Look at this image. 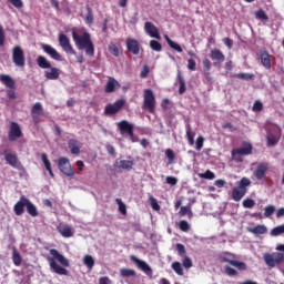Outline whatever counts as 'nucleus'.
<instances>
[{"label":"nucleus","instance_id":"15","mask_svg":"<svg viewBox=\"0 0 284 284\" xmlns=\"http://www.w3.org/2000/svg\"><path fill=\"white\" fill-rule=\"evenodd\" d=\"M144 30H145L146 34H149V37H151V39H158V41H160L161 33H159V28H156V26H154V23L145 22Z\"/></svg>","mask_w":284,"mask_h":284},{"label":"nucleus","instance_id":"22","mask_svg":"<svg viewBox=\"0 0 284 284\" xmlns=\"http://www.w3.org/2000/svg\"><path fill=\"white\" fill-rule=\"evenodd\" d=\"M4 160L11 168H19V158L17 156V153L12 151L4 152Z\"/></svg>","mask_w":284,"mask_h":284},{"label":"nucleus","instance_id":"20","mask_svg":"<svg viewBox=\"0 0 284 284\" xmlns=\"http://www.w3.org/2000/svg\"><path fill=\"white\" fill-rule=\"evenodd\" d=\"M260 61L261 65L265 68V70H272V60L270 59V52L266 50L260 51Z\"/></svg>","mask_w":284,"mask_h":284},{"label":"nucleus","instance_id":"2","mask_svg":"<svg viewBox=\"0 0 284 284\" xmlns=\"http://www.w3.org/2000/svg\"><path fill=\"white\" fill-rule=\"evenodd\" d=\"M50 254L53 257H48V262L52 272L59 276H68L69 272L65 267H70V261L59 253L57 248H51Z\"/></svg>","mask_w":284,"mask_h":284},{"label":"nucleus","instance_id":"34","mask_svg":"<svg viewBox=\"0 0 284 284\" xmlns=\"http://www.w3.org/2000/svg\"><path fill=\"white\" fill-rule=\"evenodd\" d=\"M27 212L30 216H39V211L37 210V206L30 200L27 203Z\"/></svg>","mask_w":284,"mask_h":284},{"label":"nucleus","instance_id":"4","mask_svg":"<svg viewBox=\"0 0 284 284\" xmlns=\"http://www.w3.org/2000/svg\"><path fill=\"white\" fill-rule=\"evenodd\" d=\"M252 150H254L252 143L243 142L241 148L232 150L231 156L233 161H241V156H250V154H252Z\"/></svg>","mask_w":284,"mask_h":284},{"label":"nucleus","instance_id":"64","mask_svg":"<svg viewBox=\"0 0 284 284\" xmlns=\"http://www.w3.org/2000/svg\"><path fill=\"white\" fill-rule=\"evenodd\" d=\"M267 143H268V145H276V143H278V139H276V136H274V135H268L267 136Z\"/></svg>","mask_w":284,"mask_h":284},{"label":"nucleus","instance_id":"11","mask_svg":"<svg viewBox=\"0 0 284 284\" xmlns=\"http://www.w3.org/2000/svg\"><path fill=\"white\" fill-rule=\"evenodd\" d=\"M31 115L36 128L39 126L41 123V116H43V105L40 102L33 104L31 108Z\"/></svg>","mask_w":284,"mask_h":284},{"label":"nucleus","instance_id":"49","mask_svg":"<svg viewBox=\"0 0 284 284\" xmlns=\"http://www.w3.org/2000/svg\"><path fill=\"white\" fill-rule=\"evenodd\" d=\"M199 176H200V179H207L209 181H213V179L216 178L214 172H212L210 170H207L205 173H200Z\"/></svg>","mask_w":284,"mask_h":284},{"label":"nucleus","instance_id":"59","mask_svg":"<svg viewBox=\"0 0 284 284\" xmlns=\"http://www.w3.org/2000/svg\"><path fill=\"white\" fill-rule=\"evenodd\" d=\"M182 265L183 267H185V270H190V267H192V258H190L189 256H184L183 261H182Z\"/></svg>","mask_w":284,"mask_h":284},{"label":"nucleus","instance_id":"42","mask_svg":"<svg viewBox=\"0 0 284 284\" xmlns=\"http://www.w3.org/2000/svg\"><path fill=\"white\" fill-rule=\"evenodd\" d=\"M194 136L195 133L192 132V128L190 126V124L186 125V139L189 141V145H194Z\"/></svg>","mask_w":284,"mask_h":284},{"label":"nucleus","instance_id":"50","mask_svg":"<svg viewBox=\"0 0 284 284\" xmlns=\"http://www.w3.org/2000/svg\"><path fill=\"white\" fill-rule=\"evenodd\" d=\"M243 207H245L246 210H252V207H254V205H256V202L252 199H245L242 203Z\"/></svg>","mask_w":284,"mask_h":284},{"label":"nucleus","instance_id":"23","mask_svg":"<svg viewBox=\"0 0 284 284\" xmlns=\"http://www.w3.org/2000/svg\"><path fill=\"white\" fill-rule=\"evenodd\" d=\"M49 71H44V77L48 81H57L61 77V71L57 67L49 68Z\"/></svg>","mask_w":284,"mask_h":284},{"label":"nucleus","instance_id":"60","mask_svg":"<svg viewBox=\"0 0 284 284\" xmlns=\"http://www.w3.org/2000/svg\"><path fill=\"white\" fill-rule=\"evenodd\" d=\"M13 8H17L18 10H21L23 8V1L22 0H8Z\"/></svg>","mask_w":284,"mask_h":284},{"label":"nucleus","instance_id":"58","mask_svg":"<svg viewBox=\"0 0 284 284\" xmlns=\"http://www.w3.org/2000/svg\"><path fill=\"white\" fill-rule=\"evenodd\" d=\"M204 142H205V139L203 138V135L197 136L196 142H195V145H196L195 148L197 151L203 150Z\"/></svg>","mask_w":284,"mask_h":284},{"label":"nucleus","instance_id":"26","mask_svg":"<svg viewBox=\"0 0 284 284\" xmlns=\"http://www.w3.org/2000/svg\"><path fill=\"white\" fill-rule=\"evenodd\" d=\"M210 57L212 61H215L214 65H216V63H223L225 61V54H223V51L219 49L211 50Z\"/></svg>","mask_w":284,"mask_h":284},{"label":"nucleus","instance_id":"21","mask_svg":"<svg viewBox=\"0 0 284 284\" xmlns=\"http://www.w3.org/2000/svg\"><path fill=\"white\" fill-rule=\"evenodd\" d=\"M222 263H229V265H232L233 267H236L240 270V272H245L247 270V264L244 262H239L236 260H232L230 257H222Z\"/></svg>","mask_w":284,"mask_h":284},{"label":"nucleus","instance_id":"32","mask_svg":"<svg viewBox=\"0 0 284 284\" xmlns=\"http://www.w3.org/2000/svg\"><path fill=\"white\" fill-rule=\"evenodd\" d=\"M41 159H42L45 170L49 172L50 176L52 179H54V172H52V164L50 163V160L48 159V154L42 153Z\"/></svg>","mask_w":284,"mask_h":284},{"label":"nucleus","instance_id":"62","mask_svg":"<svg viewBox=\"0 0 284 284\" xmlns=\"http://www.w3.org/2000/svg\"><path fill=\"white\" fill-rule=\"evenodd\" d=\"M166 183L168 185H176V183H179V179H176L175 176H166Z\"/></svg>","mask_w":284,"mask_h":284},{"label":"nucleus","instance_id":"44","mask_svg":"<svg viewBox=\"0 0 284 284\" xmlns=\"http://www.w3.org/2000/svg\"><path fill=\"white\" fill-rule=\"evenodd\" d=\"M150 48L154 52H161V50H163V45L161 44V42H159L156 40H151L150 41Z\"/></svg>","mask_w":284,"mask_h":284},{"label":"nucleus","instance_id":"14","mask_svg":"<svg viewBox=\"0 0 284 284\" xmlns=\"http://www.w3.org/2000/svg\"><path fill=\"white\" fill-rule=\"evenodd\" d=\"M126 50L128 52H131V54H139V52H141V44L139 43V40L126 38Z\"/></svg>","mask_w":284,"mask_h":284},{"label":"nucleus","instance_id":"46","mask_svg":"<svg viewBox=\"0 0 284 284\" xmlns=\"http://www.w3.org/2000/svg\"><path fill=\"white\" fill-rule=\"evenodd\" d=\"M281 234H284V223L282 225L275 226L271 231V236H281Z\"/></svg>","mask_w":284,"mask_h":284},{"label":"nucleus","instance_id":"51","mask_svg":"<svg viewBox=\"0 0 284 284\" xmlns=\"http://www.w3.org/2000/svg\"><path fill=\"white\" fill-rule=\"evenodd\" d=\"M203 67H204V70H205V75L209 77L210 75V70H212V62L210 61V59L205 58L203 60Z\"/></svg>","mask_w":284,"mask_h":284},{"label":"nucleus","instance_id":"19","mask_svg":"<svg viewBox=\"0 0 284 284\" xmlns=\"http://www.w3.org/2000/svg\"><path fill=\"white\" fill-rule=\"evenodd\" d=\"M119 88H121V83H119V81H116V79H114L113 77H109V80L104 88V92L106 94H112V92H115L116 90H119Z\"/></svg>","mask_w":284,"mask_h":284},{"label":"nucleus","instance_id":"56","mask_svg":"<svg viewBox=\"0 0 284 284\" xmlns=\"http://www.w3.org/2000/svg\"><path fill=\"white\" fill-rule=\"evenodd\" d=\"M192 216V210L190 209V206H182L180 209V216Z\"/></svg>","mask_w":284,"mask_h":284},{"label":"nucleus","instance_id":"43","mask_svg":"<svg viewBox=\"0 0 284 284\" xmlns=\"http://www.w3.org/2000/svg\"><path fill=\"white\" fill-rule=\"evenodd\" d=\"M173 272L178 274V276H183V266L180 264V262H173L171 265Z\"/></svg>","mask_w":284,"mask_h":284},{"label":"nucleus","instance_id":"25","mask_svg":"<svg viewBox=\"0 0 284 284\" xmlns=\"http://www.w3.org/2000/svg\"><path fill=\"white\" fill-rule=\"evenodd\" d=\"M265 174H267V163L263 162V163H260L255 169L254 176L255 179L261 181L265 178Z\"/></svg>","mask_w":284,"mask_h":284},{"label":"nucleus","instance_id":"61","mask_svg":"<svg viewBox=\"0 0 284 284\" xmlns=\"http://www.w3.org/2000/svg\"><path fill=\"white\" fill-rule=\"evenodd\" d=\"M165 155H166V159H169L170 163L174 162L175 154H174V151L172 149H166Z\"/></svg>","mask_w":284,"mask_h":284},{"label":"nucleus","instance_id":"37","mask_svg":"<svg viewBox=\"0 0 284 284\" xmlns=\"http://www.w3.org/2000/svg\"><path fill=\"white\" fill-rule=\"evenodd\" d=\"M120 276H122V278H130V276H136V271L132 268H121Z\"/></svg>","mask_w":284,"mask_h":284},{"label":"nucleus","instance_id":"29","mask_svg":"<svg viewBox=\"0 0 284 284\" xmlns=\"http://www.w3.org/2000/svg\"><path fill=\"white\" fill-rule=\"evenodd\" d=\"M248 232H251V234H254L255 236H261V234H267V226L258 224L253 229H248Z\"/></svg>","mask_w":284,"mask_h":284},{"label":"nucleus","instance_id":"5","mask_svg":"<svg viewBox=\"0 0 284 284\" xmlns=\"http://www.w3.org/2000/svg\"><path fill=\"white\" fill-rule=\"evenodd\" d=\"M263 258L267 267H275L276 265L284 263V254L278 252L264 253Z\"/></svg>","mask_w":284,"mask_h":284},{"label":"nucleus","instance_id":"36","mask_svg":"<svg viewBox=\"0 0 284 284\" xmlns=\"http://www.w3.org/2000/svg\"><path fill=\"white\" fill-rule=\"evenodd\" d=\"M21 254L19 253V251L17 250V247H13L12 250V262L13 265H16V267H19L21 265Z\"/></svg>","mask_w":284,"mask_h":284},{"label":"nucleus","instance_id":"53","mask_svg":"<svg viewBox=\"0 0 284 284\" xmlns=\"http://www.w3.org/2000/svg\"><path fill=\"white\" fill-rule=\"evenodd\" d=\"M149 201L151 203V207L152 210H154L155 212H159V210H161V205H159V202L154 199V196H150Z\"/></svg>","mask_w":284,"mask_h":284},{"label":"nucleus","instance_id":"13","mask_svg":"<svg viewBox=\"0 0 284 284\" xmlns=\"http://www.w3.org/2000/svg\"><path fill=\"white\" fill-rule=\"evenodd\" d=\"M118 128L120 130V134L122 136H125V134L128 136H132V132L134 131V125L130 124V122H128V120H122L118 123Z\"/></svg>","mask_w":284,"mask_h":284},{"label":"nucleus","instance_id":"24","mask_svg":"<svg viewBox=\"0 0 284 284\" xmlns=\"http://www.w3.org/2000/svg\"><path fill=\"white\" fill-rule=\"evenodd\" d=\"M68 148L71 154L79 155L81 154V142L77 139H70L68 142Z\"/></svg>","mask_w":284,"mask_h":284},{"label":"nucleus","instance_id":"52","mask_svg":"<svg viewBox=\"0 0 284 284\" xmlns=\"http://www.w3.org/2000/svg\"><path fill=\"white\" fill-rule=\"evenodd\" d=\"M179 227H180L181 232H190V223H187V221H185V220H181L179 222Z\"/></svg>","mask_w":284,"mask_h":284},{"label":"nucleus","instance_id":"6","mask_svg":"<svg viewBox=\"0 0 284 284\" xmlns=\"http://www.w3.org/2000/svg\"><path fill=\"white\" fill-rule=\"evenodd\" d=\"M12 61L17 68H23L26 65V54L19 45L12 49Z\"/></svg>","mask_w":284,"mask_h":284},{"label":"nucleus","instance_id":"40","mask_svg":"<svg viewBox=\"0 0 284 284\" xmlns=\"http://www.w3.org/2000/svg\"><path fill=\"white\" fill-rule=\"evenodd\" d=\"M85 23L88 26H91V23H94V13L92 12V8H90V6H87Z\"/></svg>","mask_w":284,"mask_h":284},{"label":"nucleus","instance_id":"35","mask_svg":"<svg viewBox=\"0 0 284 284\" xmlns=\"http://www.w3.org/2000/svg\"><path fill=\"white\" fill-rule=\"evenodd\" d=\"M119 168L121 170H132V168H134V161L133 160H121L119 162Z\"/></svg>","mask_w":284,"mask_h":284},{"label":"nucleus","instance_id":"31","mask_svg":"<svg viewBox=\"0 0 284 284\" xmlns=\"http://www.w3.org/2000/svg\"><path fill=\"white\" fill-rule=\"evenodd\" d=\"M252 185V181L248 178H242L237 182V189L244 191L247 194V187Z\"/></svg>","mask_w":284,"mask_h":284},{"label":"nucleus","instance_id":"33","mask_svg":"<svg viewBox=\"0 0 284 284\" xmlns=\"http://www.w3.org/2000/svg\"><path fill=\"white\" fill-rule=\"evenodd\" d=\"M247 193L244 192L243 190L241 189H237V186L233 187L232 190V199L233 201H241V199H243V196H245Z\"/></svg>","mask_w":284,"mask_h":284},{"label":"nucleus","instance_id":"12","mask_svg":"<svg viewBox=\"0 0 284 284\" xmlns=\"http://www.w3.org/2000/svg\"><path fill=\"white\" fill-rule=\"evenodd\" d=\"M29 199L26 196H21L20 200L14 204L13 212L16 216H22L26 213V209L28 207Z\"/></svg>","mask_w":284,"mask_h":284},{"label":"nucleus","instance_id":"57","mask_svg":"<svg viewBox=\"0 0 284 284\" xmlns=\"http://www.w3.org/2000/svg\"><path fill=\"white\" fill-rule=\"evenodd\" d=\"M109 52L113 57H119V47H116V44H114V43L109 44Z\"/></svg>","mask_w":284,"mask_h":284},{"label":"nucleus","instance_id":"27","mask_svg":"<svg viewBox=\"0 0 284 284\" xmlns=\"http://www.w3.org/2000/svg\"><path fill=\"white\" fill-rule=\"evenodd\" d=\"M0 82H2L6 88H9V90H14L16 82L12 79V77L8 74H0Z\"/></svg>","mask_w":284,"mask_h":284},{"label":"nucleus","instance_id":"54","mask_svg":"<svg viewBox=\"0 0 284 284\" xmlns=\"http://www.w3.org/2000/svg\"><path fill=\"white\" fill-rule=\"evenodd\" d=\"M224 272L227 276H236L239 274V272L232 266H225Z\"/></svg>","mask_w":284,"mask_h":284},{"label":"nucleus","instance_id":"17","mask_svg":"<svg viewBox=\"0 0 284 284\" xmlns=\"http://www.w3.org/2000/svg\"><path fill=\"white\" fill-rule=\"evenodd\" d=\"M41 49L43 50V52H45V54H49L51 59H54V61H62L61 54L52 45L41 44Z\"/></svg>","mask_w":284,"mask_h":284},{"label":"nucleus","instance_id":"1","mask_svg":"<svg viewBox=\"0 0 284 284\" xmlns=\"http://www.w3.org/2000/svg\"><path fill=\"white\" fill-rule=\"evenodd\" d=\"M72 39L78 50H84L87 57H94V42L90 32L72 30Z\"/></svg>","mask_w":284,"mask_h":284},{"label":"nucleus","instance_id":"18","mask_svg":"<svg viewBox=\"0 0 284 284\" xmlns=\"http://www.w3.org/2000/svg\"><path fill=\"white\" fill-rule=\"evenodd\" d=\"M59 234L63 236V239H72L74 236V229L72 226L67 225V224H60L57 227Z\"/></svg>","mask_w":284,"mask_h":284},{"label":"nucleus","instance_id":"28","mask_svg":"<svg viewBox=\"0 0 284 284\" xmlns=\"http://www.w3.org/2000/svg\"><path fill=\"white\" fill-rule=\"evenodd\" d=\"M176 82L180 85L179 94H185L187 88L185 87V79L183 78V73H181L180 70L178 71V74H176Z\"/></svg>","mask_w":284,"mask_h":284},{"label":"nucleus","instance_id":"63","mask_svg":"<svg viewBox=\"0 0 284 284\" xmlns=\"http://www.w3.org/2000/svg\"><path fill=\"white\" fill-rule=\"evenodd\" d=\"M187 68H189V70L194 72L196 70V61H194V59H189L187 60Z\"/></svg>","mask_w":284,"mask_h":284},{"label":"nucleus","instance_id":"3","mask_svg":"<svg viewBox=\"0 0 284 284\" xmlns=\"http://www.w3.org/2000/svg\"><path fill=\"white\" fill-rule=\"evenodd\" d=\"M143 110H148L150 114H154L156 112V97L151 89H145L143 91Z\"/></svg>","mask_w":284,"mask_h":284},{"label":"nucleus","instance_id":"30","mask_svg":"<svg viewBox=\"0 0 284 284\" xmlns=\"http://www.w3.org/2000/svg\"><path fill=\"white\" fill-rule=\"evenodd\" d=\"M37 63L39 68H41L42 70H50V68H52V64L50 63V61H48V59H45V57L43 55L38 57Z\"/></svg>","mask_w":284,"mask_h":284},{"label":"nucleus","instance_id":"7","mask_svg":"<svg viewBox=\"0 0 284 284\" xmlns=\"http://www.w3.org/2000/svg\"><path fill=\"white\" fill-rule=\"evenodd\" d=\"M58 168L64 176H74V170L72 169V164H70V160L68 158H59Z\"/></svg>","mask_w":284,"mask_h":284},{"label":"nucleus","instance_id":"55","mask_svg":"<svg viewBox=\"0 0 284 284\" xmlns=\"http://www.w3.org/2000/svg\"><path fill=\"white\" fill-rule=\"evenodd\" d=\"M176 252L179 256H183V257H185V254H187V252L185 251V245L181 243L176 244Z\"/></svg>","mask_w":284,"mask_h":284},{"label":"nucleus","instance_id":"47","mask_svg":"<svg viewBox=\"0 0 284 284\" xmlns=\"http://www.w3.org/2000/svg\"><path fill=\"white\" fill-rule=\"evenodd\" d=\"M274 212H276V206L270 204V205L265 206V209H264V216L266 219H270V216H272V214H274Z\"/></svg>","mask_w":284,"mask_h":284},{"label":"nucleus","instance_id":"41","mask_svg":"<svg viewBox=\"0 0 284 284\" xmlns=\"http://www.w3.org/2000/svg\"><path fill=\"white\" fill-rule=\"evenodd\" d=\"M234 77L235 79H241L242 81H254V73H237Z\"/></svg>","mask_w":284,"mask_h":284},{"label":"nucleus","instance_id":"10","mask_svg":"<svg viewBox=\"0 0 284 284\" xmlns=\"http://www.w3.org/2000/svg\"><path fill=\"white\" fill-rule=\"evenodd\" d=\"M123 105H125V100L120 99L116 100L113 104H108L104 109V114L106 115H114V114H119V112H121V109L123 108Z\"/></svg>","mask_w":284,"mask_h":284},{"label":"nucleus","instance_id":"38","mask_svg":"<svg viewBox=\"0 0 284 284\" xmlns=\"http://www.w3.org/2000/svg\"><path fill=\"white\" fill-rule=\"evenodd\" d=\"M83 264L88 267V270H92V267H94V257H92L90 254L84 255Z\"/></svg>","mask_w":284,"mask_h":284},{"label":"nucleus","instance_id":"9","mask_svg":"<svg viewBox=\"0 0 284 284\" xmlns=\"http://www.w3.org/2000/svg\"><path fill=\"white\" fill-rule=\"evenodd\" d=\"M9 141L13 142L17 139H21L23 136V131H21V125L17 122H10L9 125Z\"/></svg>","mask_w":284,"mask_h":284},{"label":"nucleus","instance_id":"45","mask_svg":"<svg viewBox=\"0 0 284 284\" xmlns=\"http://www.w3.org/2000/svg\"><path fill=\"white\" fill-rule=\"evenodd\" d=\"M256 19H260V21H270V17H267V13H265V10L258 9L255 12Z\"/></svg>","mask_w":284,"mask_h":284},{"label":"nucleus","instance_id":"39","mask_svg":"<svg viewBox=\"0 0 284 284\" xmlns=\"http://www.w3.org/2000/svg\"><path fill=\"white\" fill-rule=\"evenodd\" d=\"M165 39L170 48H172V50H175V52H183V48H181L179 43L172 41V39H170V37L168 36H165Z\"/></svg>","mask_w":284,"mask_h":284},{"label":"nucleus","instance_id":"16","mask_svg":"<svg viewBox=\"0 0 284 284\" xmlns=\"http://www.w3.org/2000/svg\"><path fill=\"white\" fill-rule=\"evenodd\" d=\"M130 261H132V263H135L139 270L144 272V274H152V267H150V265H148V263H145L144 261L139 260V257H136L135 255H131Z\"/></svg>","mask_w":284,"mask_h":284},{"label":"nucleus","instance_id":"48","mask_svg":"<svg viewBox=\"0 0 284 284\" xmlns=\"http://www.w3.org/2000/svg\"><path fill=\"white\" fill-rule=\"evenodd\" d=\"M115 203H118L119 205V212H121L123 216H125V214H128V206H125V203H123L121 199H116Z\"/></svg>","mask_w":284,"mask_h":284},{"label":"nucleus","instance_id":"8","mask_svg":"<svg viewBox=\"0 0 284 284\" xmlns=\"http://www.w3.org/2000/svg\"><path fill=\"white\" fill-rule=\"evenodd\" d=\"M59 44L62 48L63 52H65L67 54H77V51L70 43V39L68 38V36H65V33L59 34Z\"/></svg>","mask_w":284,"mask_h":284}]
</instances>
